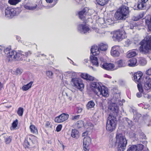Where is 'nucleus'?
<instances>
[{
    "label": "nucleus",
    "mask_w": 151,
    "mask_h": 151,
    "mask_svg": "<svg viewBox=\"0 0 151 151\" xmlns=\"http://www.w3.org/2000/svg\"><path fill=\"white\" fill-rule=\"evenodd\" d=\"M78 31L82 34H86L89 33L90 29L89 27L85 24H80L78 27Z\"/></svg>",
    "instance_id": "9b49d317"
},
{
    "label": "nucleus",
    "mask_w": 151,
    "mask_h": 151,
    "mask_svg": "<svg viewBox=\"0 0 151 151\" xmlns=\"http://www.w3.org/2000/svg\"><path fill=\"white\" fill-rule=\"evenodd\" d=\"M146 5L145 4H144L141 1H138L137 6L134 9L135 10H142L145 9Z\"/></svg>",
    "instance_id": "393cba45"
},
{
    "label": "nucleus",
    "mask_w": 151,
    "mask_h": 151,
    "mask_svg": "<svg viewBox=\"0 0 151 151\" xmlns=\"http://www.w3.org/2000/svg\"><path fill=\"white\" fill-rule=\"evenodd\" d=\"M4 83H2L1 82H0V91L1 90L2 88L4 87Z\"/></svg>",
    "instance_id": "052dcab7"
},
{
    "label": "nucleus",
    "mask_w": 151,
    "mask_h": 151,
    "mask_svg": "<svg viewBox=\"0 0 151 151\" xmlns=\"http://www.w3.org/2000/svg\"><path fill=\"white\" fill-rule=\"evenodd\" d=\"M101 83L92 81L90 83V86L93 91L96 94H98V91H99L100 88L102 86Z\"/></svg>",
    "instance_id": "9d476101"
},
{
    "label": "nucleus",
    "mask_w": 151,
    "mask_h": 151,
    "mask_svg": "<svg viewBox=\"0 0 151 151\" xmlns=\"http://www.w3.org/2000/svg\"><path fill=\"white\" fill-rule=\"evenodd\" d=\"M143 74L141 72H137L134 74V80L136 82H137L139 83H142V76Z\"/></svg>",
    "instance_id": "f3484780"
},
{
    "label": "nucleus",
    "mask_w": 151,
    "mask_h": 151,
    "mask_svg": "<svg viewBox=\"0 0 151 151\" xmlns=\"http://www.w3.org/2000/svg\"><path fill=\"white\" fill-rule=\"evenodd\" d=\"M145 73L148 75H151V68L146 71Z\"/></svg>",
    "instance_id": "603ef678"
},
{
    "label": "nucleus",
    "mask_w": 151,
    "mask_h": 151,
    "mask_svg": "<svg viewBox=\"0 0 151 151\" xmlns=\"http://www.w3.org/2000/svg\"><path fill=\"white\" fill-rule=\"evenodd\" d=\"M32 143V140L30 138H29L25 140L23 146L25 149H29L32 146L31 144Z\"/></svg>",
    "instance_id": "412c9836"
},
{
    "label": "nucleus",
    "mask_w": 151,
    "mask_h": 151,
    "mask_svg": "<svg viewBox=\"0 0 151 151\" xmlns=\"http://www.w3.org/2000/svg\"><path fill=\"white\" fill-rule=\"evenodd\" d=\"M129 7L126 6L122 5L115 13L114 17L118 20H125L129 15Z\"/></svg>",
    "instance_id": "39448f33"
},
{
    "label": "nucleus",
    "mask_w": 151,
    "mask_h": 151,
    "mask_svg": "<svg viewBox=\"0 0 151 151\" xmlns=\"http://www.w3.org/2000/svg\"><path fill=\"white\" fill-rule=\"evenodd\" d=\"M23 54H24V57L25 58L30 55L31 54V52L30 51H28L27 52H24Z\"/></svg>",
    "instance_id": "49530a36"
},
{
    "label": "nucleus",
    "mask_w": 151,
    "mask_h": 151,
    "mask_svg": "<svg viewBox=\"0 0 151 151\" xmlns=\"http://www.w3.org/2000/svg\"><path fill=\"white\" fill-rule=\"evenodd\" d=\"M88 10L87 8H84L82 10L78 12V16L80 19H84L85 15L88 12Z\"/></svg>",
    "instance_id": "aec40b11"
},
{
    "label": "nucleus",
    "mask_w": 151,
    "mask_h": 151,
    "mask_svg": "<svg viewBox=\"0 0 151 151\" xmlns=\"http://www.w3.org/2000/svg\"><path fill=\"white\" fill-rule=\"evenodd\" d=\"M91 141V139L89 137H86L83 138V146L84 151H89L88 147Z\"/></svg>",
    "instance_id": "ddd939ff"
},
{
    "label": "nucleus",
    "mask_w": 151,
    "mask_h": 151,
    "mask_svg": "<svg viewBox=\"0 0 151 151\" xmlns=\"http://www.w3.org/2000/svg\"><path fill=\"white\" fill-rule=\"evenodd\" d=\"M46 76L52 79L53 78V73L51 71H47L46 72Z\"/></svg>",
    "instance_id": "a19ab883"
},
{
    "label": "nucleus",
    "mask_w": 151,
    "mask_h": 151,
    "mask_svg": "<svg viewBox=\"0 0 151 151\" xmlns=\"http://www.w3.org/2000/svg\"><path fill=\"white\" fill-rule=\"evenodd\" d=\"M116 141L112 144V146L117 144L118 151H124L126 148L127 141L124 136L121 133L117 132L116 136Z\"/></svg>",
    "instance_id": "20e7f679"
},
{
    "label": "nucleus",
    "mask_w": 151,
    "mask_h": 151,
    "mask_svg": "<svg viewBox=\"0 0 151 151\" xmlns=\"http://www.w3.org/2000/svg\"><path fill=\"white\" fill-rule=\"evenodd\" d=\"M145 22L149 30L151 31V15H148L145 17Z\"/></svg>",
    "instance_id": "5701e85b"
},
{
    "label": "nucleus",
    "mask_w": 151,
    "mask_h": 151,
    "mask_svg": "<svg viewBox=\"0 0 151 151\" xmlns=\"http://www.w3.org/2000/svg\"><path fill=\"white\" fill-rule=\"evenodd\" d=\"M124 121L125 122H127L128 127L130 128H131L133 126V122L128 118H124Z\"/></svg>",
    "instance_id": "c85d7f7f"
},
{
    "label": "nucleus",
    "mask_w": 151,
    "mask_h": 151,
    "mask_svg": "<svg viewBox=\"0 0 151 151\" xmlns=\"http://www.w3.org/2000/svg\"><path fill=\"white\" fill-rule=\"evenodd\" d=\"M99 47L100 50L105 51L107 49L108 45L106 44L101 43L99 44Z\"/></svg>",
    "instance_id": "c756f323"
},
{
    "label": "nucleus",
    "mask_w": 151,
    "mask_h": 151,
    "mask_svg": "<svg viewBox=\"0 0 151 151\" xmlns=\"http://www.w3.org/2000/svg\"><path fill=\"white\" fill-rule=\"evenodd\" d=\"M96 95L98 96L99 95H101L103 97H108L109 94L107 88L104 86H102L100 88L99 91H98V94Z\"/></svg>",
    "instance_id": "4468645a"
},
{
    "label": "nucleus",
    "mask_w": 151,
    "mask_h": 151,
    "mask_svg": "<svg viewBox=\"0 0 151 151\" xmlns=\"http://www.w3.org/2000/svg\"><path fill=\"white\" fill-rule=\"evenodd\" d=\"M18 123V121L17 119H16L13 122L12 124V126L14 129L17 127V126Z\"/></svg>",
    "instance_id": "37998d69"
},
{
    "label": "nucleus",
    "mask_w": 151,
    "mask_h": 151,
    "mask_svg": "<svg viewBox=\"0 0 151 151\" xmlns=\"http://www.w3.org/2000/svg\"><path fill=\"white\" fill-rule=\"evenodd\" d=\"M114 103L110 104L109 107V110L111 113L109 114V118L110 119L108 120L106 126V129L110 132H112L115 129L117 123L116 117L117 116L119 111V106L117 105V101Z\"/></svg>",
    "instance_id": "f257e3e1"
},
{
    "label": "nucleus",
    "mask_w": 151,
    "mask_h": 151,
    "mask_svg": "<svg viewBox=\"0 0 151 151\" xmlns=\"http://www.w3.org/2000/svg\"><path fill=\"white\" fill-rule=\"evenodd\" d=\"M4 138L5 142L6 144H9L11 142L12 138L10 136L4 135Z\"/></svg>",
    "instance_id": "72a5a7b5"
},
{
    "label": "nucleus",
    "mask_w": 151,
    "mask_h": 151,
    "mask_svg": "<svg viewBox=\"0 0 151 151\" xmlns=\"http://www.w3.org/2000/svg\"><path fill=\"white\" fill-rule=\"evenodd\" d=\"M125 38V35L122 31H116L113 34L112 38L114 41H120Z\"/></svg>",
    "instance_id": "6e6552de"
},
{
    "label": "nucleus",
    "mask_w": 151,
    "mask_h": 151,
    "mask_svg": "<svg viewBox=\"0 0 151 151\" xmlns=\"http://www.w3.org/2000/svg\"><path fill=\"white\" fill-rule=\"evenodd\" d=\"M100 66L104 69L107 70H112L114 67V64L111 63H103V64H100Z\"/></svg>",
    "instance_id": "dca6fc26"
},
{
    "label": "nucleus",
    "mask_w": 151,
    "mask_h": 151,
    "mask_svg": "<svg viewBox=\"0 0 151 151\" xmlns=\"http://www.w3.org/2000/svg\"><path fill=\"white\" fill-rule=\"evenodd\" d=\"M138 98H140L142 96V93H137L136 94Z\"/></svg>",
    "instance_id": "bf43d9fd"
},
{
    "label": "nucleus",
    "mask_w": 151,
    "mask_h": 151,
    "mask_svg": "<svg viewBox=\"0 0 151 151\" xmlns=\"http://www.w3.org/2000/svg\"><path fill=\"white\" fill-rule=\"evenodd\" d=\"M33 82L31 81L26 85L23 86L22 88V90L24 91H26L28 90L31 87Z\"/></svg>",
    "instance_id": "2f4dec72"
},
{
    "label": "nucleus",
    "mask_w": 151,
    "mask_h": 151,
    "mask_svg": "<svg viewBox=\"0 0 151 151\" xmlns=\"http://www.w3.org/2000/svg\"><path fill=\"white\" fill-rule=\"evenodd\" d=\"M80 116V115H77L76 116H73L72 118V119L75 121L76 120L79 119Z\"/></svg>",
    "instance_id": "8fccbe9b"
},
{
    "label": "nucleus",
    "mask_w": 151,
    "mask_h": 151,
    "mask_svg": "<svg viewBox=\"0 0 151 151\" xmlns=\"http://www.w3.org/2000/svg\"><path fill=\"white\" fill-rule=\"evenodd\" d=\"M141 116V114L139 113H136L134 115L133 119L134 121L136 122H137L139 119V118Z\"/></svg>",
    "instance_id": "c9c22d12"
},
{
    "label": "nucleus",
    "mask_w": 151,
    "mask_h": 151,
    "mask_svg": "<svg viewBox=\"0 0 151 151\" xmlns=\"http://www.w3.org/2000/svg\"><path fill=\"white\" fill-rule=\"evenodd\" d=\"M17 9L8 7L5 10V16L9 19L11 18L17 14Z\"/></svg>",
    "instance_id": "1a4fd4ad"
},
{
    "label": "nucleus",
    "mask_w": 151,
    "mask_h": 151,
    "mask_svg": "<svg viewBox=\"0 0 151 151\" xmlns=\"http://www.w3.org/2000/svg\"><path fill=\"white\" fill-rule=\"evenodd\" d=\"M46 1L48 3H51L52 2L53 0H46Z\"/></svg>",
    "instance_id": "69168bd1"
},
{
    "label": "nucleus",
    "mask_w": 151,
    "mask_h": 151,
    "mask_svg": "<svg viewBox=\"0 0 151 151\" xmlns=\"http://www.w3.org/2000/svg\"><path fill=\"white\" fill-rule=\"evenodd\" d=\"M101 62V64H103V63H105L104 62V58L102 57H100L99 58Z\"/></svg>",
    "instance_id": "4d7b16f0"
},
{
    "label": "nucleus",
    "mask_w": 151,
    "mask_h": 151,
    "mask_svg": "<svg viewBox=\"0 0 151 151\" xmlns=\"http://www.w3.org/2000/svg\"><path fill=\"white\" fill-rule=\"evenodd\" d=\"M95 106V104L93 100H91L88 102L86 105V107L87 109H89L94 107Z\"/></svg>",
    "instance_id": "7c9ffc66"
},
{
    "label": "nucleus",
    "mask_w": 151,
    "mask_h": 151,
    "mask_svg": "<svg viewBox=\"0 0 151 151\" xmlns=\"http://www.w3.org/2000/svg\"><path fill=\"white\" fill-rule=\"evenodd\" d=\"M81 76L84 79H86L89 81H93L94 79V78L93 77L90 76L87 73H82L81 75Z\"/></svg>",
    "instance_id": "a878e982"
},
{
    "label": "nucleus",
    "mask_w": 151,
    "mask_h": 151,
    "mask_svg": "<svg viewBox=\"0 0 151 151\" xmlns=\"http://www.w3.org/2000/svg\"><path fill=\"white\" fill-rule=\"evenodd\" d=\"M139 63L142 65H144L146 63V61L143 59H141L139 60Z\"/></svg>",
    "instance_id": "de8ad7c7"
},
{
    "label": "nucleus",
    "mask_w": 151,
    "mask_h": 151,
    "mask_svg": "<svg viewBox=\"0 0 151 151\" xmlns=\"http://www.w3.org/2000/svg\"><path fill=\"white\" fill-rule=\"evenodd\" d=\"M137 150L139 151L142 150L144 146L142 144H139L137 146Z\"/></svg>",
    "instance_id": "c03bdc74"
},
{
    "label": "nucleus",
    "mask_w": 151,
    "mask_h": 151,
    "mask_svg": "<svg viewBox=\"0 0 151 151\" xmlns=\"http://www.w3.org/2000/svg\"><path fill=\"white\" fill-rule=\"evenodd\" d=\"M22 0H9L8 2L12 5H16V4L21 2Z\"/></svg>",
    "instance_id": "e433bc0d"
},
{
    "label": "nucleus",
    "mask_w": 151,
    "mask_h": 151,
    "mask_svg": "<svg viewBox=\"0 0 151 151\" xmlns=\"http://www.w3.org/2000/svg\"><path fill=\"white\" fill-rule=\"evenodd\" d=\"M105 77H108L109 78H111V77L109 76H108V75H106L105 76Z\"/></svg>",
    "instance_id": "774afa93"
},
{
    "label": "nucleus",
    "mask_w": 151,
    "mask_h": 151,
    "mask_svg": "<svg viewBox=\"0 0 151 151\" xmlns=\"http://www.w3.org/2000/svg\"><path fill=\"white\" fill-rule=\"evenodd\" d=\"M29 128L31 132L32 133L34 134L37 132V129L34 125H31L30 126Z\"/></svg>",
    "instance_id": "4c0bfd02"
},
{
    "label": "nucleus",
    "mask_w": 151,
    "mask_h": 151,
    "mask_svg": "<svg viewBox=\"0 0 151 151\" xmlns=\"http://www.w3.org/2000/svg\"><path fill=\"white\" fill-rule=\"evenodd\" d=\"M37 5H36L35 6H29L27 5H24V7L27 9L30 10H33L36 9Z\"/></svg>",
    "instance_id": "79ce46f5"
},
{
    "label": "nucleus",
    "mask_w": 151,
    "mask_h": 151,
    "mask_svg": "<svg viewBox=\"0 0 151 151\" xmlns=\"http://www.w3.org/2000/svg\"><path fill=\"white\" fill-rule=\"evenodd\" d=\"M46 126L47 127H51V123L48 122H47L46 124Z\"/></svg>",
    "instance_id": "864d4df0"
},
{
    "label": "nucleus",
    "mask_w": 151,
    "mask_h": 151,
    "mask_svg": "<svg viewBox=\"0 0 151 151\" xmlns=\"http://www.w3.org/2000/svg\"><path fill=\"white\" fill-rule=\"evenodd\" d=\"M137 87L139 92L142 93L143 91V87L146 90L151 89V78L148 76H144L142 83L137 84Z\"/></svg>",
    "instance_id": "423d86ee"
},
{
    "label": "nucleus",
    "mask_w": 151,
    "mask_h": 151,
    "mask_svg": "<svg viewBox=\"0 0 151 151\" xmlns=\"http://www.w3.org/2000/svg\"><path fill=\"white\" fill-rule=\"evenodd\" d=\"M88 134V132L87 131H85V132H83L82 134V136L83 137L86 136H87V135Z\"/></svg>",
    "instance_id": "13d9d810"
},
{
    "label": "nucleus",
    "mask_w": 151,
    "mask_h": 151,
    "mask_svg": "<svg viewBox=\"0 0 151 151\" xmlns=\"http://www.w3.org/2000/svg\"><path fill=\"white\" fill-rule=\"evenodd\" d=\"M127 151H138L137 150V147L136 145H132L129 146Z\"/></svg>",
    "instance_id": "f704fd0d"
},
{
    "label": "nucleus",
    "mask_w": 151,
    "mask_h": 151,
    "mask_svg": "<svg viewBox=\"0 0 151 151\" xmlns=\"http://www.w3.org/2000/svg\"><path fill=\"white\" fill-rule=\"evenodd\" d=\"M62 127V125L61 124L58 125L56 128V131L57 132L60 131Z\"/></svg>",
    "instance_id": "a18cd8bd"
},
{
    "label": "nucleus",
    "mask_w": 151,
    "mask_h": 151,
    "mask_svg": "<svg viewBox=\"0 0 151 151\" xmlns=\"http://www.w3.org/2000/svg\"><path fill=\"white\" fill-rule=\"evenodd\" d=\"M137 63L136 58H134L130 59L128 61V65L130 67H133L136 65Z\"/></svg>",
    "instance_id": "bb28decb"
},
{
    "label": "nucleus",
    "mask_w": 151,
    "mask_h": 151,
    "mask_svg": "<svg viewBox=\"0 0 151 151\" xmlns=\"http://www.w3.org/2000/svg\"><path fill=\"white\" fill-rule=\"evenodd\" d=\"M76 127L78 128H80L84 126L83 121L82 120L79 121L77 122Z\"/></svg>",
    "instance_id": "58836bf2"
},
{
    "label": "nucleus",
    "mask_w": 151,
    "mask_h": 151,
    "mask_svg": "<svg viewBox=\"0 0 151 151\" xmlns=\"http://www.w3.org/2000/svg\"><path fill=\"white\" fill-rule=\"evenodd\" d=\"M139 50L142 54H147L151 51V36H146L139 43Z\"/></svg>",
    "instance_id": "7ed1b4c3"
},
{
    "label": "nucleus",
    "mask_w": 151,
    "mask_h": 151,
    "mask_svg": "<svg viewBox=\"0 0 151 151\" xmlns=\"http://www.w3.org/2000/svg\"><path fill=\"white\" fill-rule=\"evenodd\" d=\"M131 41L129 39L125 41V45L127 46H129L131 43Z\"/></svg>",
    "instance_id": "09e8293b"
},
{
    "label": "nucleus",
    "mask_w": 151,
    "mask_h": 151,
    "mask_svg": "<svg viewBox=\"0 0 151 151\" xmlns=\"http://www.w3.org/2000/svg\"><path fill=\"white\" fill-rule=\"evenodd\" d=\"M88 61V60L87 59H86L84 60V63H87Z\"/></svg>",
    "instance_id": "338daca9"
},
{
    "label": "nucleus",
    "mask_w": 151,
    "mask_h": 151,
    "mask_svg": "<svg viewBox=\"0 0 151 151\" xmlns=\"http://www.w3.org/2000/svg\"><path fill=\"white\" fill-rule=\"evenodd\" d=\"M71 84L79 90L83 89L84 86L83 81L80 78H75L71 79Z\"/></svg>",
    "instance_id": "0eeeda50"
},
{
    "label": "nucleus",
    "mask_w": 151,
    "mask_h": 151,
    "mask_svg": "<svg viewBox=\"0 0 151 151\" xmlns=\"http://www.w3.org/2000/svg\"><path fill=\"white\" fill-rule=\"evenodd\" d=\"M2 50L4 51V52L6 54L10 61L22 60L25 58L24 52L17 53L16 51L12 50L10 47L5 48L0 46V53Z\"/></svg>",
    "instance_id": "f03ea898"
},
{
    "label": "nucleus",
    "mask_w": 151,
    "mask_h": 151,
    "mask_svg": "<svg viewBox=\"0 0 151 151\" xmlns=\"http://www.w3.org/2000/svg\"><path fill=\"white\" fill-rule=\"evenodd\" d=\"M129 26H130V28L131 29H132L134 28V26L132 24H129Z\"/></svg>",
    "instance_id": "0e129e2a"
},
{
    "label": "nucleus",
    "mask_w": 151,
    "mask_h": 151,
    "mask_svg": "<svg viewBox=\"0 0 151 151\" xmlns=\"http://www.w3.org/2000/svg\"><path fill=\"white\" fill-rule=\"evenodd\" d=\"M137 52L138 51L136 49L130 50L127 52V57L128 58L134 57L137 55Z\"/></svg>",
    "instance_id": "b1692460"
},
{
    "label": "nucleus",
    "mask_w": 151,
    "mask_h": 151,
    "mask_svg": "<svg viewBox=\"0 0 151 151\" xmlns=\"http://www.w3.org/2000/svg\"><path fill=\"white\" fill-rule=\"evenodd\" d=\"M119 50L120 47L118 45H115L112 47L111 51V55L114 57H118L120 55Z\"/></svg>",
    "instance_id": "2eb2a0df"
},
{
    "label": "nucleus",
    "mask_w": 151,
    "mask_h": 151,
    "mask_svg": "<svg viewBox=\"0 0 151 151\" xmlns=\"http://www.w3.org/2000/svg\"><path fill=\"white\" fill-rule=\"evenodd\" d=\"M16 72L17 74H20L22 73V71L20 69L18 68L16 70Z\"/></svg>",
    "instance_id": "5fc2aeb1"
},
{
    "label": "nucleus",
    "mask_w": 151,
    "mask_h": 151,
    "mask_svg": "<svg viewBox=\"0 0 151 151\" xmlns=\"http://www.w3.org/2000/svg\"><path fill=\"white\" fill-rule=\"evenodd\" d=\"M91 52L93 55H98L100 53V50L97 46H93L91 49Z\"/></svg>",
    "instance_id": "6ab92c4d"
},
{
    "label": "nucleus",
    "mask_w": 151,
    "mask_h": 151,
    "mask_svg": "<svg viewBox=\"0 0 151 151\" xmlns=\"http://www.w3.org/2000/svg\"><path fill=\"white\" fill-rule=\"evenodd\" d=\"M90 61L92 63L93 65H95L97 67L99 66V63L96 57L93 56H90Z\"/></svg>",
    "instance_id": "4be33fe9"
},
{
    "label": "nucleus",
    "mask_w": 151,
    "mask_h": 151,
    "mask_svg": "<svg viewBox=\"0 0 151 151\" xmlns=\"http://www.w3.org/2000/svg\"><path fill=\"white\" fill-rule=\"evenodd\" d=\"M82 109L80 107L77 108V113H80L82 111Z\"/></svg>",
    "instance_id": "6e6d98bb"
},
{
    "label": "nucleus",
    "mask_w": 151,
    "mask_h": 151,
    "mask_svg": "<svg viewBox=\"0 0 151 151\" xmlns=\"http://www.w3.org/2000/svg\"><path fill=\"white\" fill-rule=\"evenodd\" d=\"M69 117L68 114L63 113L61 115L55 117V122L60 123L67 120Z\"/></svg>",
    "instance_id": "f8f14e48"
},
{
    "label": "nucleus",
    "mask_w": 151,
    "mask_h": 151,
    "mask_svg": "<svg viewBox=\"0 0 151 151\" xmlns=\"http://www.w3.org/2000/svg\"><path fill=\"white\" fill-rule=\"evenodd\" d=\"M133 19L134 21H137L139 19V18L138 17H133Z\"/></svg>",
    "instance_id": "e2e57ef3"
},
{
    "label": "nucleus",
    "mask_w": 151,
    "mask_h": 151,
    "mask_svg": "<svg viewBox=\"0 0 151 151\" xmlns=\"http://www.w3.org/2000/svg\"><path fill=\"white\" fill-rule=\"evenodd\" d=\"M109 0H96L98 4L101 6H104L107 4Z\"/></svg>",
    "instance_id": "473e14b6"
},
{
    "label": "nucleus",
    "mask_w": 151,
    "mask_h": 151,
    "mask_svg": "<svg viewBox=\"0 0 151 151\" xmlns=\"http://www.w3.org/2000/svg\"><path fill=\"white\" fill-rule=\"evenodd\" d=\"M71 136L75 139H78L79 137V132L76 129H72L70 132Z\"/></svg>",
    "instance_id": "a211bd4d"
},
{
    "label": "nucleus",
    "mask_w": 151,
    "mask_h": 151,
    "mask_svg": "<svg viewBox=\"0 0 151 151\" xmlns=\"http://www.w3.org/2000/svg\"><path fill=\"white\" fill-rule=\"evenodd\" d=\"M116 63L119 67H124L126 65V61L124 60H118Z\"/></svg>",
    "instance_id": "cd10ccee"
},
{
    "label": "nucleus",
    "mask_w": 151,
    "mask_h": 151,
    "mask_svg": "<svg viewBox=\"0 0 151 151\" xmlns=\"http://www.w3.org/2000/svg\"><path fill=\"white\" fill-rule=\"evenodd\" d=\"M24 112V109L22 107H19L18 109L17 113L18 115L20 116H22Z\"/></svg>",
    "instance_id": "ea45409f"
},
{
    "label": "nucleus",
    "mask_w": 151,
    "mask_h": 151,
    "mask_svg": "<svg viewBox=\"0 0 151 151\" xmlns=\"http://www.w3.org/2000/svg\"><path fill=\"white\" fill-rule=\"evenodd\" d=\"M139 136L142 139H145L146 137L145 135L143 132H142L140 134Z\"/></svg>",
    "instance_id": "3c124183"
},
{
    "label": "nucleus",
    "mask_w": 151,
    "mask_h": 151,
    "mask_svg": "<svg viewBox=\"0 0 151 151\" xmlns=\"http://www.w3.org/2000/svg\"><path fill=\"white\" fill-rule=\"evenodd\" d=\"M148 0H141V1L144 4H145L146 5V3L148 1Z\"/></svg>",
    "instance_id": "680f3d73"
}]
</instances>
